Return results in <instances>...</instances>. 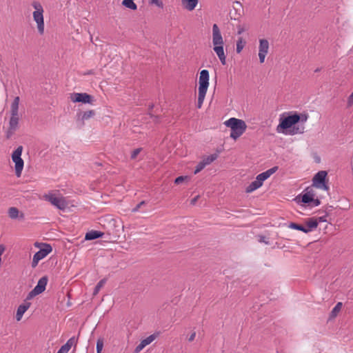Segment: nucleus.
<instances>
[{
    "instance_id": "f257e3e1",
    "label": "nucleus",
    "mask_w": 353,
    "mask_h": 353,
    "mask_svg": "<svg viewBox=\"0 0 353 353\" xmlns=\"http://www.w3.org/2000/svg\"><path fill=\"white\" fill-rule=\"evenodd\" d=\"M19 97H15L10 104V117L9 126L6 132L7 139H10L19 128L20 115L19 113Z\"/></svg>"
},
{
    "instance_id": "f03ea898",
    "label": "nucleus",
    "mask_w": 353,
    "mask_h": 353,
    "mask_svg": "<svg viewBox=\"0 0 353 353\" xmlns=\"http://www.w3.org/2000/svg\"><path fill=\"white\" fill-rule=\"evenodd\" d=\"M212 43L214 46L213 50L221 63L222 65H225L226 56L223 49L224 41L219 28L216 24H214L212 26Z\"/></svg>"
},
{
    "instance_id": "7ed1b4c3",
    "label": "nucleus",
    "mask_w": 353,
    "mask_h": 353,
    "mask_svg": "<svg viewBox=\"0 0 353 353\" xmlns=\"http://www.w3.org/2000/svg\"><path fill=\"white\" fill-rule=\"evenodd\" d=\"M225 125L230 128V137L236 140L245 131L247 125L244 121L236 118H230L225 122Z\"/></svg>"
},
{
    "instance_id": "20e7f679",
    "label": "nucleus",
    "mask_w": 353,
    "mask_h": 353,
    "mask_svg": "<svg viewBox=\"0 0 353 353\" xmlns=\"http://www.w3.org/2000/svg\"><path fill=\"white\" fill-rule=\"evenodd\" d=\"M209 72L207 70H203L200 72L199 79V94H198V101H197V108H201L203 101L205 99V97L209 86Z\"/></svg>"
},
{
    "instance_id": "39448f33",
    "label": "nucleus",
    "mask_w": 353,
    "mask_h": 353,
    "mask_svg": "<svg viewBox=\"0 0 353 353\" xmlns=\"http://www.w3.org/2000/svg\"><path fill=\"white\" fill-rule=\"evenodd\" d=\"M31 5L34 9V11L32 13V17L34 21L37 23L38 32L39 34H43L44 32V11L43 6L39 1H33Z\"/></svg>"
},
{
    "instance_id": "423d86ee",
    "label": "nucleus",
    "mask_w": 353,
    "mask_h": 353,
    "mask_svg": "<svg viewBox=\"0 0 353 353\" xmlns=\"http://www.w3.org/2000/svg\"><path fill=\"white\" fill-rule=\"evenodd\" d=\"M43 197L44 200L50 202L53 206L61 210H65L68 206L65 199L54 192L45 194Z\"/></svg>"
},
{
    "instance_id": "0eeeda50",
    "label": "nucleus",
    "mask_w": 353,
    "mask_h": 353,
    "mask_svg": "<svg viewBox=\"0 0 353 353\" xmlns=\"http://www.w3.org/2000/svg\"><path fill=\"white\" fill-rule=\"evenodd\" d=\"M22 152L23 147L19 145L12 154V160L14 163L15 174L18 177L21 176L24 165V161L21 158Z\"/></svg>"
},
{
    "instance_id": "6e6552de",
    "label": "nucleus",
    "mask_w": 353,
    "mask_h": 353,
    "mask_svg": "<svg viewBox=\"0 0 353 353\" xmlns=\"http://www.w3.org/2000/svg\"><path fill=\"white\" fill-rule=\"evenodd\" d=\"M326 171L321 170L318 172L312 179V186L320 190L328 191L329 186L326 183Z\"/></svg>"
},
{
    "instance_id": "1a4fd4ad",
    "label": "nucleus",
    "mask_w": 353,
    "mask_h": 353,
    "mask_svg": "<svg viewBox=\"0 0 353 353\" xmlns=\"http://www.w3.org/2000/svg\"><path fill=\"white\" fill-rule=\"evenodd\" d=\"M48 278L47 276H42L39 281L37 285L26 296V300H30L37 295L41 294L45 291L48 284Z\"/></svg>"
},
{
    "instance_id": "9d476101",
    "label": "nucleus",
    "mask_w": 353,
    "mask_h": 353,
    "mask_svg": "<svg viewBox=\"0 0 353 353\" xmlns=\"http://www.w3.org/2000/svg\"><path fill=\"white\" fill-rule=\"evenodd\" d=\"M52 250V248L49 244H43V248L34 254L31 264L32 267L33 268H36L39 262L49 254Z\"/></svg>"
},
{
    "instance_id": "9b49d317",
    "label": "nucleus",
    "mask_w": 353,
    "mask_h": 353,
    "mask_svg": "<svg viewBox=\"0 0 353 353\" xmlns=\"http://www.w3.org/2000/svg\"><path fill=\"white\" fill-rule=\"evenodd\" d=\"M315 192L312 188H307L302 194L296 196L295 201L297 203L310 205L311 201H313V197H315Z\"/></svg>"
},
{
    "instance_id": "f8f14e48",
    "label": "nucleus",
    "mask_w": 353,
    "mask_h": 353,
    "mask_svg": "<svg viewBox=\"0 0 353 353\" xmlns=\"http://www.w3.org/2000/svg\"><path fill=\"white\" fill-rule=\"evenodd\" d=\"M300 121L299 114H294L292 115L288 116L281 120L279 127L282 129L290 128L292 125L296 124Z\"/></svg>"
},
{
    "instance_id": "ddd939ff",
    "label": "nucleus",
    "mask_w": 353,
    "mask_h": 353,
    "mask_svg": "<svg viewBox=\"0 0 353 353\" xmlns=\"http://www.w3.org/2000/svg\"><path fill=\"white\" fill-rule=\"evenodd\" d=\"M269 50V42L267 39H259V57L261 63H264L266 55Z\"/></svg>"
},
{
    "instance_id": "4468645a",
    "label": "nucleus",
    "mask_w": 353,
    "mask_h": 353,
    "mask_svg": "<svg viewBox=\"0 0 353 353\" xmlns=\"http://www.w3.org/2000/svg\"><path fill=\"white\" fill-rule=\"evenodd\" d=\"M70 99L74 103L81 102L83 103H92V97L87 93H72Z\"/></svg>"
},
{
    "instance_id": "2eb2a0df",
    "label": "nucleus",
    "mask_w": 353,
    "mask_h": 353,
    "mask_svg": "<svg viewBox=\"0 0 353 353\" xmlns=\"http://www.w3.org/2000/svg\"><path fill=\"white\" fill-rule=\"evenodd\" d=\"M159 332L152 334L147 338L141 340L140 343L135 347L134 353H139L145 346L150 344L158 336Z\"/></svg>"
},
{
    "instance_id": "dca6fc26",
    "label": "nucleus",
    "mask_w": 353,
    "mask_h": 353,
    "mask_svg": "<svg viewBox=\"0 0 353 353\" xmlns=\"http://www.w3.org/2000/svg\"><path fill=\"white\" fill-rule=\"evenodd\" d=\"M305 233H309L315 230L318 226V221L316 218H310L305 221Z\"/></svg>"
},
{
    "instance_id": "f3484780",
    "label": "nucleus",
    "mask_w": 353,
    "mask_h": 353,
    "mask_svg": "<svg viewBox=\"0 0 353 353\" xmlns=\"http://www.w3.org/2000/svg\"><path fill=\"white\" fill-rule=\"evenodd\" d=\"M26 301L27 300L26 299L25 302L23 304L20 305L17 308L16 319L18 321L21 319L23 314L28 310V308L30 306V303L27 302Z\"/></svg>"
},
{
    "instance_id": "a211bd4d",
    "label": "nucleus",
    "mask_w": 353,
    "mask_h": 353,
    "mask_svg": "<svg viewBox=\"0 0 353 353\" xmlns=\"http://www.w3.org/2000/svg\"><path fill=\"white\" fill-rule=\"evenodd\" d=\"M198 2V0H181L183 7L188 11L194 10Z\"/></svg>"
},
{
    "instance_id": "6ab92c4d",
    "label": "nucleus",
    "mask_w": 353,
    "mask_h": 353,
    "mask_svg": "<svg viewBox=\"0 0 353 353\" xmlns=\"http://www.w3.org/2000/svg\"><path fill=\"white\" fill-rule=\"evenodd\" d=\"M8 216L12 219H16L19 217L21 219H23L24 215L23 213H21L19 215V210L15 207H11L8 209Z\"/></svg>"
},
{
    "instance_id": "aec40b11",
    "label": "nucleus",
    "mask_w": 353,
    "mask_h": 353,
    "mask_svg": "<svg viewBox=\"0 0 353 353\" xmlns=\"http://www.w3.org/2000/svg\"><path fill=\"white\" fill-rule=\"evenodd\" d=\"M103 233L97 230H91L86 233L85 239V240H94L100 237H102Z\"/></svg>"
},
{
    "instance_id": "412c9836",
    "label": "nucleus",
    "mask_w": 353,
    "mask_h": 353,
    "mask_svg": "<svg viewBox=\"0 0 353 353\" xmlns=\"http://www.w3.org/2000/svg\"><path fill=\"white\" fill-rule=\"evenodd\" d=\"M94 115H95V112L94 110H88V111H85L83 113L79 114L78 116V119L83 123L85 120H88V119L92 118Z\"/></svg>"
},
{
    "instance_id": "4be33fe9",
    "label": "nucleus",
    "mask_w": 353,
    "mask_h": 353,
    "mask_svg": "<svg viewBox=\"0 0 353 353\" xmlns=\"http://www.w3.org/2000/svg\"><path fill=\"white\" fill-rule=\"evenodd\" d=\"M342 305H343V303L341 302L337 303V304L332 310V311L330 314V317H329L330 320L333 319L337 316L338 314L339 313V312L341 311V310L342 308Z\"/></svg>"
},
{
    "instance_id": "5701e85b",
    "label": "nucleus",
    "mask_w": 353,
    "mask_h": 353,
    "mask_svg": "<svg viewBox=\"0 0 353 353\" xmlns=\"http://www.w3.org/2000/svg\"><path fill=\"white\" fill-rule=\"evenodd\" d=\"M278 170V167L277 166H274L268 170H266L265 172H263L260 174V176H261V178L263 179V181H265L267 179H268L272 174H273L274 172H276Z\"/></svg>"
},
{
    "instance_id": "b1692460",
    "label": "nucleus",
    "mask_w": 353,
    "mask_h": 353,
    "mask_svg": "<svg viewBox=\"0 0 353 353\" xmlns=\"http://www.w3.org/2000/svg\"><path fill=\"white\" fill-rule=\"evenodd\" d=\"M77 343V339L74 336H72L70 339H69L66 343L62 345V347L69 352L72 346L74 345V347H76Z\"/></svg>"
},
{
    "instance_id": "393cba45",
    "label": "nucleus",
    "mask_w": 353,
    "mask_h": 353,
    "mask_svg": "<svg viewBox=\"0 0 353 353\" xmlns=\"http://www.w3.org/2000/svg\"><path fill=\"white\" fill-rule=\"evenodd\" d=\"M218 158L217 154H210L206 157H204L203 160L201 161L203 163H205V165L207 166L212 163L214 161H215Z\"/></svg>"
},
{
    "instance_id": "a878e982",
    "label": "nucleus",
    "mask_w": 353,
    "mask_h": 353,
    "mask_svg": "<svg viewBox=\"0 0 353 353\" xmlns=\"http://www.w3.org/2000/svg\"><path fill=\"white\" fill-rule=\"evenodd\" d=\"M122 5L132 10H136L137 9V6L134 2V0H123Z\"/></svg>"
},
{
    "instance_id": "bb28decb",
    "label": "nucleus",
    "mask_w": 353,
    "mask_h": 353,
    "mask_svg": "<svg viewBox=\"0 0 353 353\" xmlns=\"http://www.w3.org/2000/svg\"><path fill=\"white\" fill-rule=\"evenodd\" d=\"M246 42L243 40L242 37H239L238 40L236 41V52L238 54L241 53L243 50V48L245 46Z\"/></svg>"
},
{
    "instance_id": "cd10ccee",
    "label": "nucleus",
    "mask_w": 353,
    "mask_h": 353,
    "mask_svg": "<svg viewBox=\"0 0 353 353\" xmlns=\"http://www.w3.org/2000/svg\"><path fill=\"white\" fill-rule=\"evenodd\" d=\"M261 185L259 184L255 180L252 181L247 188H246V192L250 193L253 191L256 190V189L259 188Z\"/></svg>"
},
{
    "instance_id": "c85d7f7f",
    "label": "nucleus",
    "mask_w": 353,
    "mask_h": 353,
    "mask_svg": "<svg viewBox=\"0 0 353 353\" xmlns=\"http://www.w3.org/2000/svg\"><path fill=\"white\" fill-rule=\"evenodd\" d=\"M106 281H107L106 279H103L101 281H99V282L97 284V285L95 286V288L94 289V292H93L94 295H97L99 293L100 290L105 284Z\"/></svg>"
},
{
    "instance_id": "c756f323",
    "label": "nucleus",
    "mask_w": 353,
    "mask_h": 353,
    "mask_svg": "<svg viewBox=\"0 0 353 353\" xmlns=\"http://www.w3.org/2000/svg\"><path fill=\"white\" fill-rule=\"evenodd\" d=\"M305 126L303 124L299 125L297 126H294L292 130V134H302L304 132Z\"/></svg>"
},
{
    "instance_id": "7c9ffc66",
    "label": "nucleus",
    "mask_w": 353,
    "mask_h": 353,
    "mask_svg": "<svg viewBox=\"0 0 353 353\" xmlns=\"http://www.w3.org/2000/svg\"><path fill=\"white\" fill-rule=\"evenodd\" d=\"M291 229L302 231L305 233V227L296 223H290L288 226Z\"/></svg>"
},
{
    "instance_id": "2f4dec72",
    "label": "nucleus",
    "mask_w": 353,
    "mask_h": 353,
    "mask_svg": "<svg viewBox=\"0 0 353 353\" xmlns=\"http://www.w3.org/2000/svg\"><path fill=\"white\" fill-rule=\"evenodd\" d=\"M103 347V339L102 338H99L97 341V353H101V351Z\"/></svg>"
},
{
    "instance_id": "473e14b6",
    "label": "nucleus",
    "mask_w": 353,
    "mask_h": 353,
    "mask_svg": "<svg viewBox=\"0 0 353 353\" xmlns=\"http://www.w3.org/2000/svg\"><path fill=\"white\" fill-rule=\"evenodd\" d=\"M205 167V163H203L202 161H200L197 165L196 166V168H195V170L194 172V173L196 174H198L199 172H200L203 169H204V168Z\"/></svg>"
},
{
    "instance_id": "72a5a7b5",
    "label": "nucleus",
    "mask_w": 353,
    "mask_h": 353,
    "mask_svg": "<svg viewBox=\"0 0 353 353\" xmlns=\"http://www.w3.org/2000/svg\"><path fill=\"white\" fill-rule=\"evenodd\" d=\"M141 151V148H137V149L134 150L131 154V157H130L131 159H135Z\"/></svg>"
},
{
    "instance_id": "f704fd0d",
    "label": "nucleus",
    "mask_w": 353,
    "mask_h": 353,
    "mask_svg": "<svg viewBox=\"0 0 353 353\" xmlns=\"http://www.w3.org/2000/svg\"><path fill=\"white\" fill-rule=\"evenodd\" d=\"M150 3L155 4L159 8H163V3L161 0H150Z\"/></svg>"
},
{
    "instance_id": "c9c22d12",
    "label": "nucleus",
    "mask_w": 353,
    "mask_h": 353,
    "mask_svg": "<svg viewBox=\"0 0 353 353\" xmlns=\"http://www.w3.org/2000/svg\"><path fill=\"white\" fill-rule=\"evenodd\" d=\"M299 117H300V121L302 124H303L304 123H305L308 119V115L307 114H301L299 115Z\"/></svg>"
},
{
    "instance_id": "e433bc0d",
    "label": "nucleus",
    "mask_w": 353,
    "mask_h": 353,
    "mask_svg": "<svg viewBox=\"0 0 353 353\" xmlns=\"http://www.w3.org/2000/svg\"><path fill=\"white\" fill-rule=\"evenodd\" d=\"M187 178V176H178L177 178H176V179L174 180V183L176 184H180L185 179Z\"/></svg>"
},
{
    "instance_id": "4c0bfd02",
    "label": "nucleus",
    "mask_w": 353,
    "mask_h": 353,
    "mask_svg": "<svg viewBox=\"0 0 353 353\" xmlns=\"http://www.w3.org/2000/svg\"><path fill=\"white\" fill-rule=\"evenodd\" d=\"M310 205L312 207L318 206L320 205V201L318 199H315L314 197H313V201H311Z\"/></svg>"
},
{
    "instance_id": "58836bf2",
    "label": "nucleus",
    "mask_w": 353,
    "mask_h": 353,
    "mask_svg": "<svg viewBox=\"0 0 353 353\" xmlns=\"http://www.w3.org/2000/svg\"><path fill=\"white\" fill-rule=\"evenodd\" d=\"M145 202L144 201H142L140 202L134 208L132 209L133 212H136L139 211V210L141 208V207L143 205H145Z\"/></svg>"
},
{
    "instance_id": "ea45409f",
    "label": "nucleus",
    "mask_w": 353,
    "mask_h": 353,
    "mask_svg": "<svg viewBox=\"0 0 353 353\" xmlns=\"http://www.w3.org/2000/svg\"><path fill=\"white\" fill-rule=\"evenodd\" d=\"M259 184H260L261 185H263V179L261 178V176H260V174H258L256 178V180H255Z\"/></svg>"
},
{
    "instance_id": "a19ab883",
    "label": "nucleus",
    "mask_w": 353,
    "mask_h": 353,
    "mask_svg": "<svg viewBox=\"0 0 353 353\" xmlns=\"http://www.w3.org/2000/svg\"><path fill=\"white\" fill-rule=\"evenodd\" d=\"M195 337H196V332H192V333L189 336V337H188V341H189L190 342H192V341H193L194 340Z\"/></svg>"
},
{
    "instance_id": "79ce46f5",
    "label": "nucleus",
    "mask_w": 353,
    "mask_h": 353,
    "mask_svg": "<svg viewBox=\"0 0 353 353\" xmlns=\"http://www.w3.org/2000/svg\"><path fill=\"white\" fill-rule=\"evenodd\" d=\"M352 103H353V92L349 96L348 106H351Z\"/></svg>"
},
{
    "instance_id": "37998d69",
    "label": "nucleus",
    "mask_w": 353,
    "mask_h": 353,
    "mask_svg": "<svg viewBox=\"0 0 353 353\" xmlns=\"http://www.w3.org/2000/svg\"><path fill=\"white\" fill-rule=\"evenodd\" d=\"M316 219H317V221H318V223H319V222H325V221H326L325 216H320V217H319V218H316Z\"/></svg>"
},
{
    "instance_id": "c03bdc74",
    "label": "nucleus",
    "mask_w": 353,
    "mask_h": 353,
    "mask_svg": "<svg viewBox=\"0 0 353 353\" xmlns=\"http://www.w3.org/2000/svg\"><path fill=\"white\" fill-rule=\"evenodd\" d=\"M68 351L66 350L65 348H63L62 346L61 347V348L57 352V353H68Z\"/></svg>"
},
{
    "instance_id": "a18cd8bd",
    "label": "nucleus",
    "mask_w": 353,
    "mask_h": 353,
    "mask_svg": "<svg viewBox=\"0 0 353 353\" xmlns=\"http://www.w3.org/2000/svg\"><path fill=\"white\" fill-rule=\"evenodd\" d=\"M199 197V196H195L194 198H193V199L191 200V202H190V203H191V204H192V205H194V204L196 203V201H197V200H198Z\"/></svg>"
},
{
    "instance_id": "49530a36",
    "label": "nucleus",
    "mask_w": 353,
    "mask_h": 353,
    "mask_svg": "<svg viewBox=\"0 0 353 353\" xmlns=\"http://www.w3.org/2000/svg\"><path fill=\"white\" fill-rule=\"evenodd\" d=\"M244 30L243 28H239L238 30V34H241L243 32Z\"/></svg>"
},
{
    "instance_id": "de8ad7c7",
    "label": "nucleus",
    "mask_w": 353,
    "mask_h": 353,
    "mask_svg": "<svg viewBox=\"0 0 353 353\" xmlns=\"http://www.w3.org/2000/svg\"><path fill=\"white\" fill-rule=\"evenodd\" d=\"M319 71H320V69H319V68H317V69H316V70H315V71H314V72H319Z\"/></svg>"
}]
</instances>
